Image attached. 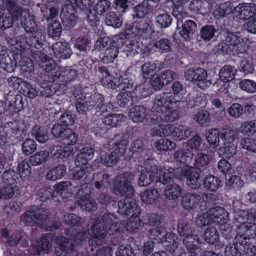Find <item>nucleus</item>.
I'll return each instance as SVG.
<instances>
[{
  "label": "nucleus",
  "mask_w": 256,
  "mask_h": 256,
  "mask_svg": "<svg viewBox=\"0 0 256 256\" xmlns=\"http://www.w3.org/2000/svg\"><path fill=\"white\" fill-rule=\"evenodd\" d=\"M111 2L108 0H99L94 6L93 10L98 15L102 16L110 8Z\"/></svg>",
  "instance_id": "58"
},
{
  "label": "nucleus",
  "mask_w": 256,
  "mask_h": 256,
  "mask_svg": "<svg viewBox=\"0 0 256 256\" xmlns=\"http://www.w3.org/2000/svg\"><path fill=\"white\" fill-rule=\"evenodd\" d=\"M236 70L234 66L229 65L224 66L219 72V80L214 84L215 86L220 81L228 82L232 80L236 76Z\"/></svg>",
  "instance_id": "23"
},
{
  "label": "nucleus",
  "mask_w": 256,
  "mask_h": 256,
  "mask_svg": "<svg viewBox=\"0 0 256 256\" xmlns=\"http://www.w3.org/2000/svg\"><path fill=\"white\" fill-rule=\"evenodd\" d=\"M119 160V155L116 154L114 152L102 154L100 156L102 163L108 167L112 166L116 164Z\"/></svg>",
  "instance_id": "42"
},
{
  "label": "nucleus",
  "mask_w": 256,
  "mask_h": 256,
  "mask_svg": "<svg viewBox=\"0 0 256 256\" xmlns=\"http://www.w3.org/2000/svg\"><path fill=\"white\" fill-rule=\"evenodd\" d=\"M50 234H46L42 235L39 240L36 242L35 250L38 254L48 253L52 248Z\"/></svg>",
  "instance_id": "25"
},
{
  "label": "nucleus",
  "mask_w": 256,
  "mask_h": 256,
  "mask_svg": "<svg viewBox=\"0 0 256 256\" xmlns=\"http://www.w3.org/2000/svg\"><path fill=\"white\" fill-rule=\"evenodd\" d=\"M236 134L237 132L229 126L220 130V138L224 141V144L236 142Z\"/></svg>",
  "instance_id": "38"
},
{
  "label": "nucleus",
  "mask_w": 256,
  "mask_h": 256,
  "mask_svg": "<svg viewBox=\"0 0 256 256\" xmlns=\"http://www.w3.org/2000/svg\"><path fill=\"white\" fill-rule=\"evenodd\" d=\"M222 186V184L220 180L213 175L210 174L204 178V186L209 191L215 192Z\"/></svg>",
  "instance_id": "29"
},
{
  "label": "nucleus",
  "mask_w": 256,
  "mask_h": 256,
  "mask_svg": "<svg viewBox=\"0 0 256 256\" xmlns=\"http://www.w3.org/2000/svg\"><path fill=\"white\" fill-rule=\"evenodd\" d=\"M128 117L134 122H142L146 118V108L142 105H136L129 110Z\"/></svg>",
  "instance_id": "22"
},
{
  "label": "nucleus",
  "mask_w": 256,
  "mask_h": 256,
  "mask_svg": "<svg viewBox=\"0 0 256 256\" xmlns=\"http://www.w3.org/2000/svg\"><path fill=\"white\" fill-rule=\"evenodd\" d=\"M214 222L225 223L229 219L228 214L222 207L212 206L208 209Z\"/></svg>",
  "instance_id": "24"
},
{
  "label": "nucleus",
  "mask_w": 256,
  "mask_h": 256,
  "mask_svg": "<svg viewBox=\"0 0 256 256\" xmlns=\"http://www.w3.org/2000/svg\"><path fill=\"white\" fill-rule=\"evenodd\" d=\"M94 216V218L99 220L98 221H100V223L107 227L112 226L116 222V217L114 214L109 212H104L100 216V212H98Z\"/></svg>",
  "instance_id": "41"
},
{
  "label": "nucleus",
  "mask_w": 256,
  "mask_h": 256,
  "mask_svg": "<svg viewBox=\"0 0 256 256\" xmlns=\"http://www.w3.org/2000/svg\"><path fill=\"white\" fill-rule=\"evenodd\" d=\"M10 16L0 18V27L4 29L11 27L14 21L16 20V0H3Z\"/></svg>",
  "instance_id": "11"
},
{
  "label": "nucleus",
  "mask_w": 256,
  "mask_h": 256,
  "mask_svg": "<svg viewBox=\"0 0 256 256\" xmlns=\"http://www.w3.org/2000/svg\"><path fill=\"white\" fill-rule=\"evenodd\" d=\"M84 96L91 110L96 108L104 101L103 96L98 93H94V94H86Z\"/></svg>",
  "instance_id": "46"
},
{
  "label": "nucleus",
  "mask_w": 256,
  "mask_h": 256,
  "mask_svg": "<svg viewBox=\"0 0 256 256\" xmlns=\"http://www.w3.org/2000/svg\"><path fill=\"white\" fill-rule=\"evenodd\" d=\"M97 72L98 76L101 77L100 82L102 84L107 88L116 89L117 90L118 89V84H121L122 80L124 81L126 80H118L115 78H114V80H112L108 70L104 66L98 67Z\"/></svg>",
  "instance_id": "9"
},
{
  "label": "nucleus",
  "mask_w": 256,
  "mask_h": 256,
  "mask_svg": "<svg viewBox=\"0 0 256 256\" xmlns=\"http://www.w3.org/2000/svg\"><path fill=\"white\" fill-rule=\"evenodd\" d=\"M48 214V209L42 208L31 209L25 213L24 221L26 226H33L36 224H41L47 219Z\"/></svg>",
  "instance_id": "4"
},
{
  "label": "nucleus",
  "mask_w": 256,
  "mask_h": 256,
  "mask_svg": "<svg viewBox=\"0 0 256 256\" xmlns=\"http://www.w3.org/2000/svg\"><path fill=\"white\" fill-rule=\"evenodd\" d=\"M74 185L72 181L69 182V181H66V182H60L55 188L54 190L56 196L57 198L56 200V201H60V198H62V194L67 192L66 189L68 188L70 186Z\"/></svg>",
  "instance_id": "61"
},
{
  "label": "nucleus",
  "mask_w": 256,
  "mask_h": 256,
  "mask_svg": "<svg viewBox=\"0 0 256 256\" xmlns=\"http://www.w3.org/2000/svg\"><path fill=\"white\" fill-rule=\"evenodd\" d=\"M200 200V196L198 194L187 192L182 196L180 204L184 209L192 210L198 206Z\"/></svg>",
  "instance_id": "21"
},
{
  "label": "nucleus",
  "mask_w": 256,
  "mask_h": 256,
  "mask_svg": "<svg viewBox=\"0 0 256 256\" xmlns=\"http://www.w3.org/2000/svg\"><path fill=\"white\" fill-rule=\"evenodd\" d=\"M32 52L34 60L46 72H48L56 68V64L55 62L41 50H34Z\"/></svg>",
  "instance_id": "7"
},
{
  "label": "nucleus",
  "mask_w": 256,
  "mask_h": 256,
  "mask_svg": "<svg viewBox=\"0 0 256 256\" xmlns=\"http://www.w3.org/2000/svg\"><path fill=\"white\" fill-rule=\"evenodd\" d=\"M162 122H173L179 118V112L176 110H174L170 106L165 109L162 114Z\"/></svg>",
  "instance_id": "53"
},
{
  "label": "nucleus",
  "mask_w": 256,
  "mask_h": 256,
  "mask_svg": "<svg viewBox=\"0 0 256 256\" xmlns=\"http://www.w3.org/2000/svg\"><path fill=\"white\" fill-rule=\"evenodd\" d=\"M200 172L198 171H190L189 170L186 178V184L191 188L196 190L201 186L200 180Z\"/></svg>",
  "instance_id": "33"
},
{
  "label": "nucleus",
  "mask_w": 256,
  "mask_h": 256,
  "mask_svg": "<svg viewBox=\"0 0 256 256\" xmlns=\"http://www.w3.org/2000/svg\"><path fill=\"white\" fill-rule=\"evenodd\" d=\"M182 242L186 248V252L198 254L201 251L200 242L196 236L191 234L186 236H184Z\"/></svg>",
  "instance_id": "16"
},
{
  "label": "nucleus",
  "mask_w": 256,
  "mask_h": 256,
  "mask_svg": "<svg viewBox=\"0 0 256 256\" xmlns=\"http://www.w3.org/2000/svg\"><path fill=\"white\" fill-rule=\"evenodd\" d=\"M48 36L54 39L59 38L62 32V26L58 20H54L49 23L47 26Z\"/></svg>",
  "instance_id": "40"
},
{
  "label": "nucleus",
  "mask_w": 256,
  "mask_h": 256,
  "mask_svg": "<svg viewBox=\"0 0 256 256\" xmlns=\"http://www.w3.org/2000/svg\"><path fill=\"white\" fill-rule=\"evenodd\" d=\"M192 132V130L190 128H187L183 126H178L176 128L173 137L178 140H185L191 136Z\"/></svg>",
  "instance_id": "55"
},
{
  "label": "nucleus",
  "mask_w": 256,
  "mask_h": 256,
  "mask_svg": "<svg viewBox=\"0 0 256 256\" xmlns=\"http://www.w3.org/2000/svg\"><path fill=\"white\" fill-rule=\"evenodd\" d=\"M184 76L186 80L194 82H198V86L202 88H204V84L206 80L207 72L203 68H190L184 72Z\"/></svg>",
  "instance_id": "8"
},
{
  "label": "nucleus",
  "mask_w": 256,
  "mask_h": 256,
  "mask_svg": "<svg viewBox=\"0 0 256 256\" xmlns=\"http://www.w3.org/2000/svg\"><path fill=\"white\" fill-rule=\"evenodd\" d=\"M125 44L124 40L118 38L112 42V44L107 48L104 52V56L102 58L104 63L108 64L112 62L117 57L119 49Z\"/></svg>",
  "instance_id": "14"
},
{
  "label": "nucleus",
  "mask_w": 256,
  "mask_h": 256,
  "mask_svg": "<svg viewBox=\"0 0 256 256\" xmlns=\"http://www.w3.org/2000/svg\"><path fill=\"white\" fill-rule=\"evenodd\" d=\"M174 103L172 96H170L168 93L164 92L155 97L153 100L152 110L156 112H163L162 108L165 109L168 108L170 106V105H172Z\"/></svg>",
  "instance_id": "13"
},
{
  "label": "nucleus",
  "mask_w": 256,
  "mask_h": 256,
  "mask_svg": "<svg viewBox=\"0 0 256 256\" xmlns=\"http://www.w3.org/2000/svg\"><path fill=\"white\" fill-rule=\"evenodd\" d=\"M17 173L22 180H28L30 173V166L28 163L25 160H22V162L19 163L17 167Z\"/></svg>",
  "instance_id": "59"
},
{
  "label": "nucleus",
  "mask_w": 256,
  "mask_h": 256,
  "mask_svg": "<svg viewBox=\"0 0 256 256\" xmlns=\"http://www.w3.org/2000/svg\"><path fill=\"white\" fill-rule=\"evenodd\" d=\"M193 156V154L189 149H182L174 152L173 158L178 162L188 164L192 160Z\"/></svg>",
  "instance_id": "28"
},
{
  "label": "nucleus",
  "mask_w": 256,
  "mask_h": 256,
  "mask_svg": "<svg viewBox=\"0 0 256 256\" xmlns=\"http://www.w3.org/2000/svg\"><path fill=\"white\" fill-rule=\"evenodd\" d=\"M234 8L232 2L227 1L218 5L214 10L213 13L218 18H224L232 14Z\"/></svg>",
  "instance_id": "26"
},
{
  "label": "nucleus",
  "mask_w": 256,
  "mask_h": 256,
  "mask_svg": "<svg viewBox=\"0 0 256 256\" xmlns=\"http://www.w3.org/2000/svg\"><path fill=\"white\" fill-rule=\"evenodd\" d=\"M165 228L162 226L152 228L148 230V236L150 240H155L157 242L160 243L165 234Z\"/></svg>",
  "instance_id": "49"
},
{
  "label": "nucleus",
  "mask_w": 256,
  "mask_h": 256,
  "mask_svg": "<svg viewBox=\"0 0 256 256\" xmlns=\"http://www.w3.org/2000/svg\"><path fill=\"white\" fill-rule=\"evenodd\" d=\"M177 30L185 40H190L197 34L198 27L196 22L192 20H179L177 22Z\"/></svg>",
  "instance_id": "6"
},
{
  "label": "nucleus",
  "mask_w": 256,
  "mask_h": 256,
  "mask_svg": "<svg viewBox=\"0 0 256 256\" xmlns=\"http://www.w3.org/2000/svg\"><path fill=\"white\" fill-rule=\"evenodd\" d=\"M157 174L142 170L138 178V184L140 186H147L152 182L156 184Z\"/></svg>",
  "instance_id": "27"
},
{
  "label": "nucleus",
  "mask_w": 256,
  "mask_h": 256,
  "mask_svg": "<svg viewBox=\"0 0 256 256\" xmlns=\"http://www.w3.org/2000/svg\"><path fill=\"white\" fill-rule=\"evenodd\" d=\"M222 236L226 240L232 239L235 236V230L232 227L226 222L222 224L220 227Z\"/></svg>",
  "instance_id": "62"
},
{
  "label": "nucleus",
  "mask_w": 256,
  "mask_h": 256,
  "mask_svg": "<svg viewBox=\"0 0 256 256\" xmlns=\"http://www.w3.org/2000/svg\"><path fill=\"white\" fill-rule=\"evenodd\" d=\"M192 232L190 224L186 220H179L178 222V232L181 236L189 235Z\"/></svg>",
  "instance_id": "63"
},
{
  "label": "nucleus",
  "mask_w": 256,
  "mask_h": 256,
  "mask_svg": "<svg viewBox=\"0 0 256 256\" xmlns=\"http://www.w3.org/2000/svg\"><path fill=\"white\" fill-rule=\"evenodd\" d=\"M52 50L55 56L60 59H66L72 54L70 46L66 42H56L52 45Z\"/></svg>",
  "instance_id": "20"
},
{
  "label": "nucleus",
  "mask_w": 256,
  "mask_h": 256,
  "mask_svg": "<svg viewBox=\"0 0 256 256\" xmlns=\"http://www.w3.org/2000/svg\"><path fill=\"white\" fill-rule=\"evenodd\" d=\"M88 190L79 188L77 194L80 198L78 202L82 210L88 212H94L98 209V204L93 198H90L86 192Z\"/></svg>",
  "instance_id": "10"
},
{
  "label": "nucleus",
  "mask_w": 256,
  "mask_h": 256,
  "mask_svg": "<svg viewBox=\"0 0 256 256\" xmlns=\"http://www.w3.org/2000/svg\"><path fill=\"white\" fill-rule=\"evenodd\" d=\"M76 106L79 114H86L87 112L92 110L83 94L78 95L76 97Z\"/></svg>",
  "instance_id": "52"
},
{
  "label": "nucleus",
  "mask_w": 256,
  "mask_h": 256,
  "mask_svg": "<svg viewBox=\"0 0 256 256\" xmlns=\"http://www.w3.org/2000/svg\"><path fill=\"white\" fill-rule=\"evenodd\" d=\"M124 196L118 203V212L122 215L127 216H138L140 213V208L138 206L132 196L120 195Z\"/></svg>",
  "instance_id": "3"
},
{
  "label": "nucleus",
  "mask_w": 256,
  "mask_h": 256,
  "mask_svg": "<svg viewBox=\"0 0 256 256\" xmlns=\"http://www.w3.org/2000/svg\"><path fill=\"white\" fill-rule=\"evenodd\" d=\"M196 225L200 228L210 225L215 222L210 213L206 212L198 216L195 221Z\"/></svg>",
  "instance_id": "60"
},
{
  "label": "nucleus",
  "mask_w": 256,
  "mask_h": 256,
  "mask_svg": "<svg viewBox=\"0 0 256 256\" xmlns=\"http://www.w3.org/2000/svg\"><path fill=\"white\" fill-rule=\"evenodd\" d=\"M238 236H242L246 240L254 238L256 235V224L250 222H242L237 226Z\"/></svg>",
  "instance_id": "18"
},
{
  "label": "nucleus",
  "mask_w": 256,
  "mask_h": 256,
  "mask_svg": "<svg viewBox=\"0 0 256 256\" xmlns=\"http://www.w3.org/2000/svg\"><path fill=\"white\" fill-rule=\"evenodd\" d=\"M234 240V244H232L233 245V248L242 255L246 254L250 249V244L247 240L242 236H236Z\"/></svg>",
  "instance_id": "36"
},
{
  "label": "nucleus",
  "mask_w": 256,
  "mask_h": 256,
  "mask_svg": "<svg viewBox=\"0 0 256 256\" xmlns=\"http://www.w3.org/2000/svg\"><path fill=\"white\" fill-rule=\"evenodd\" d=\"M122 22L120 14L114 12H108L104 18L106 24L114 28H120L122 26Z\"/></svg>",
  "instance_id": "30"
},
{
  "label": "nucleus",
  "mask_w": 256,
  "mask_h": 256,
  "mask_svg": "<svg viewBox=\"0 0 256 256\" xmlns=\"http://www.w3.org/2000/svg\"><path fill=\"white\" fill-rule=\"evenodd\" d=\"M76 76V71L74 70L68 69L62 71L61 73L57 75L56 74L52 76L54 80L56 79L59 78L61 81L65 82H70L74 80Z\"/></svg>",
  "instance_id": "50"
},
{
  "label": "nucleus",
  "mask_w": 256,
  "mask_h": 256,
  "mask_svg": "<svg viewBox=\"0 0 256 256\" xmlns=\"http://www.w3.org/2000/svg\"><path fill=\"white\" fill-rule=\"evenodd\" d=\"M135 176L131 172H125L118 175L114 179L112 192L116 196L127 195L133 196L134 190L132 186Z\"/></svg>",
  "instance_id": "1"
},
{
  "label": "nucleus",
  "mask_w": 256,
  "mask_h": 256,
  "mask_svg": "<svg viewBox=\"0 0 256 256\" xmlns=\"http://www.w3.org/2000/svg\"><path fill=\"white\" fill-rule=\"evenodd\" d=\"M84 167H77L72 174V181L75 184L76 181L78 184L80 185V188H83V190L87 189L86 180L88 178V174L91 172L92 168L90 165H86Z\"/></svg>",
  "instance_id": "12"
},
{
  "label": "nucleus",
  "mask_w": 256,
  "mask_h": 256,
  "mask_svg": "<svg viewBox=\"0 0 256 256\" xmlns=\"http://www.w3.org/2000/svg\"><path fill=\"white\" fill-rule=\"evenodd\" d=\"M217 32L214 26L212 25H206L202 26L200 30V36L204 41H210Z\"/></svg>",
  "instance_id": "51"
},
{
  "label": "nucleus",
  "mask_w": 256,
  "mask_h": 256,
  "mask_svg": "<svg viewBox=\"0 0 256 256\" xmlns=\"http://www.w3.org/2000/svg\"><path fill=\"white\" fill-rule=\"evenodd\" d=\"M133 85L130 83L128 80L122 82V84H118V91L120 92L116 96L117 104L122 108L129 107L138 100V98L134 90Z\"/></svg>",
  "instance_id": "2"
},
{
  "label": "nucleus",
  "mask_w": 256,
  "mask_h": 256,
  "mask_svg": "<svg viewBox=\"0 0 256 256\" xmlns=\"http://www.w3.org/2000/svg\"><path fill=\"white\" fill-rule=\"evenodd\" d=\"M74 245L71 240L65 238H61L57 240V246L55 252L57 256H60L61 254L68 255L74 252Z\"/></svg>",
  "instance_id": "17"
},
{
  "label": "nucleus",
  "mask_w": 256,
  "mask_h": 256,
  "mask_svg": "<svg viewBox=\"0 0 256 256\" xmlns=\"http://www.w3.org/2000/svg\"><path fill=\"white\" fill-rule=\"evenodd\" d=\"M209 163L210 158L207 154L199 152L196 156L194 163V168L200 173L207 169Z\"/></svg>",
  "instance_id": "31"
},
{
  "label": "nucleus",
  "mask_w": 256,
  "mask_h": 256,
  "mask_svg": "<svg viewBox=\"0 0 256 256\" xmlns=\"http://www.w3.org/2000/svg\"><path fill=\"white\" fill-rule=\"evenodd\" d=\"M124 118V116L122 114H110L104 117L102 122L106 126L116 127L120 125Z\"/></svg>",
  "instance_id": "44"
},
{
  "label": "nucleus",
  "mask_w": 256,
  "mask_h": 256,
  "mask_svg": "<svg viewBox=\"0 0 256 256\" xmlns=\"http://www.w3.org/2000/svg\"><path fill=\"white\" fill-rule=\"evenodd\" d=\"M159 197L160 194L156 189H148L140 194L142 201L143 202L150 204L156 202Z\"/></svg>",
  "instance_id": "35"
},
{
  "label": "nucleus",
  "mask_w": 256,
  "mask_h": 256,
  "mask_svg": "<svg viewBox=\"0 0 256 256\" xmlns=\"http://www.w3.org/2000/svg\"><path fill=\"white\" fill-rule=\"evenodd\" d=\"M182 194V187L176 184H168L164 188V196L170 200H176Z\"/></svg>",
  "instance_id": "34"
},
{
  "label": "nucleus",
  "mask_w": 256,
  "mask_h": 256,
  "mask_svg": "<svg viewBox=\"0 0 256 256\" xmlns=\"http://www.w3.org/2000/svg\"><path fill=\"white\" fill-rule=\"evenodd\" d=\"M128 142L124 138H121L120 140H116L113 144L114 148V152L116 154L122 155L126 151Z\"/></svg>",
  "instance_id": "64"
},
{
  "label": "nucleus",
  "mask_w": 256,
  "mask_h": 256,
  "mask_svg": "<svg viewBox=\"0 0 256 256\" xmlns=\"http://www.w3.org/2000/svg\"><path fill=\"white\" fill-rule=\"evenodd\" d=\"M203 237L206 242L214 244L218 240V232L214 227L210 226L205 230Z\"/></svg>",
  "instance_id": "43"
},
{
  "label": "nucleus",
  "mask_w": 256,
  "mask_h": 256,
  "mask_svg": "<svg viewBox=\"0 0 256 256\" xmlns=\"http://www.w3.org/2000/svg\"><path fill=\"white\" fill-rule=\"evenodd\" d=\"M155 146L159 150H170L174 149L176 144L167 138H161L155 142Z\"/></svg>",
  "instance_id": "57"
},
{
  "label": "nucleus",
  "mask_w": 256,
  "mask_h": 256,
  "mask_svg": "<svg viewBox=\"0 0 256 256\" xmlns=\"http://www.w3.org/2000/svg\"><path fill=\"white\" fill-rule=\"evenodd\" d=\"M32 134L34 136L36 140L40 143H44L48 140L44 128L38 126H34L32 129Z\"/></svg>",
  "instance_id": "56"
},
{
  "label": "nucleus",
  "mask_w": 256,
  "mask_h": 256,
  "mask_svg": "<svg viewBox=\"0 0 256 256\" xmlns=\"http://www.w3.org/2000/svg\"><path fill=\"white\" fill-rule=\"evenodd\" d=\"M220 130L218 128H211L206 132V138L208 142L214 147L219 146Z\"/></svg>",
  "instance_id": "48"
},
{
  "label": "nucleus",
  "mask_w": 256,
  "mask_h": 256,
  "mask_svg": "<svg viewBox=\"0 0 256 256\" xmlns=\"http://www.w3.org/2000/svg\"><path fill=\"white\" fill-rule=\"evenodd\" d=\"M66 168L63 164H59L54 168L48 171L46 178L49 180H56L64 177L66 174Z\"/></svg>",
  "instance_id": "32"
},
{
  "label": "nucleus",
  "mask_w": 256,
  "mask_h": 256,
  "mask_svg": "<svg viewBox=\"0 0 256 256\" xmlns=\"http://www.w3.org/2000/svg\"><path fill=\"white\" fill-rule=\"evenodd\" d=\"M236 142L223 144L218 148V154L226 158H232L236 153Z\"/></svg>",
  "instance_id": "37"
},
{
  "label": "nucleus",
  "mask_w": 256,
  "mask_h": 256,
  "mask_svg": "<svg viewBox=\"0 0 256 256\" xmlns=\"http://www.w3.org/2000/svg\"><path fill=\"white\" fill-rule=\"evenodd\" d=\"M94 220L92 227V230L94 234L93 240L96 242V244H100L108 234V227L100 222L99 220L92 218Z\"/></svg>",
  "instance_id": "19"
},
{
  "label": "nucleus",
  "mask_w": 256,
  "mask_h": 256,
  "mask_svg": "<svg viewBox=\"0 0 256 256\" xmlns=\"http://www.w3.org/2000/svg\"><path fill=\"white\" fill-rule=\"evenodd\" d=\"M36 196L42 202H44L50 198L56 200L54 198H57L54 190L50 187L40 188L38 190Z\"/></svg>",
  "instance_id": "54"
},
{
  "label": "nucleus",
  "mask_w": 256,
  "mask_h": 256,
  "mask_svg": "<svg viewBox=\"0 0 256 256\" xmlns=\"http://www.w3.org/2000/svg\"><path fill=\"white\" fill-rule=\"evenodd\" d=\"M21 60L19 62V64L17 66L18 70L21 73L30 72L34 70V64L32 60L27 56H20Z\"/></svg>",
  "instance_id": "47"
},
{
  "label": "nucleus",
  "mask_w": 256,
  "mask_h": 256,
  "mask_svg": "<svg viewBox=\"0 0 256 256\" xmlns=\"http://www.w3.org/2000/svg\"><path fill=\"white\" fill-rule=\"evenodd\" d=\"M50 156V152L46 150H41L36 152L30 157V162L32 166H38L45 162Z\"/></svg>",
  "instance_id": "45"
},
{
  "label": "nucleus",
  "mask_w": 256,
  "mask_h": 256,
  "mask_svg": "<svg viewBox=\"0 0 256 256\" xmlns=\"http://www.w3.org/2000/svg\"><path fill=\"white\" fill-rule=\"evenodd\" d=\"M17 22L27 32H34L36 25L28 9L17 6Z\"/></svg>",
  "instance_id": "5"
},
{
  "label": "nucleus",
  "mask_w": 256,
  "mask_h": 256,
  "mask_svg": "<svg viewBox=\"0 0 256 256\" xmlns=\"http://www.w3.org/2000/svg\"><path fill=\"white\" fill-rule=\"evenodd\" d=\"M30 44L28 43L26 36H20L17 38V55L19 54L20 56H28L31 50Z\"/></svg>",
  "instance_id": "39"
},
{
  "label": "nucleus",
  "mask_w": 256,
  "mask_h": 256,
  "mask_svg": "<svg viewBox=\"0 0 256 256\" xmlns=\"http://www.w3.org/2000/svg\"><path fill=\"white\" fill-rule=\"evenodd\" d=\"M234 10L238 14L240 18L248 20L256 14V4L254 3L240 4L234 8Z\"/></svg>",
  "instance_id": "15"
}]
</instances>
